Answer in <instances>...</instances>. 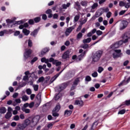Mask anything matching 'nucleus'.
I'll list each match as a JSON object with an SVG mask.
<instances>
[{"label": "nucleus", "instance_id": "nucleus-41", "mask_svg": "<svg viewBox=\"0 0 130 130\" xmlns=\"http://www.w3.org/2000/svg\"><path fill=\"white\" fill-rule=\"evenodd\" d=\"M60 97H61V93H59L58 94H57V95H56V96H55L54 100H58V99H59V98H60Z\"/></svg>", "mask_w": 130, "mask_h": 130}, {"label": "nucleus", "instance_id": "nucleus-5", "mask_svg": "<svg viewBox=\"0 0 130 130\" xmlns=\"http://www.w3.org/2000/svg\"><path fill=\"white\" fill-rule=\"evenodd\" d=\"M31 53H32V50L30 49H26L24 53V59H27V58H29L30 55H31Z\"/></svg>", "mask_w": 130, "mask_h": 130}, {"label": "nucleus", "instance_id": "nucleus-34", "mask_svg": "<svg viewBox=\"0 0 130 130\" xmlns=\"http://www.w3.org/2000/svg\"><path fill=\"white\" fill-rule=\"evenodd\" d=\"M88 20V18H85L84 19H82L81 20H80V24L81 25H84V24H85L87 22V21Z\"/></svg>", "mask_w": 130, "mask_h": 130}, {"label": "nucleus", "instance_id": "nucleus-23", "mask_svg": "<svg viewBox=\"0 0 130 130\" xmlns=\"http://www.w3.org/2000/svg\"><path fill=\"white\" fill-rule=\"evenodd\" d=\"M29 27V24L28 23H25L24 24H21L19 25V28L20 29H24V28H28Z\"/></svg>", "mask_w": 130, "mask_h": 130}, {"label": "nucleus", "instance_id": "nucleus-39", "mask_svg": "<svg viewBox=\"0 0 130 130\" xmlns=\"http://www.w3.org/2000/svg\"><path fill=\"white\" fill-rule=\"evenodd\" d=\"M98 123H99L98 121H95L93 123V125L91 126V129H93V128L96 127V126H97V125H98Z\"/></svg>", "mask_w": 130, "mask_h": 130}, {"label": "nucleus", "instance_id": "nucleus-54", "mask_svg": "<svg viewBox=\"0 0 130 130\" xmlns=\"http://www.w3.org/2000/svg\"><path fill=\"white\" fill-rule=\"evenodd\" d=\"M6 33H7V30H5L0 31V36H4Z\"/></svg>", "mask_w": 130, "mask_h": 130}, {"label": "nucleus", "instance_id": "nucleus-1", "mask_svg": "<svg viewBox=\"0 0 130 130\" xmlns=\"http://www.w3.org/2000/svg\"><path fill=\"white\" fill-rule=\"evenodd\" d=\"M103 53V52H102V51H97L92 57V61H94V62L98 61V60L100 59Z\"/></svg>", "mask_w": 130, "mask_h": 130}, {"label": "nucleus", "instance_id": "nucleus-13", "mask_svg": "<svg viewBox=\"0 0 130 130\" xmlns=\"http://www.w3.org/2000/svg\"><path fill=\"white\" fill-rule=\"evenodd\" d=\"M62 58L63 59H67V58H70V51H66L62 55Z\"/></svg>", "mask_w": 130, "mask_h": 130}, {"label": "nucleus", "instance_id": "nucleus-56", "mask_svg": "<svg viewBox=\"0 0 130 130\" xmlns=\"http://www.w3.org/2000/svg\"><path fill=\"white\" fill-rule=\"evenodd\" d=\"M54 63H55L56 66L57 67L58 66H60V64H61V62L55 60Z\"/></svg>", "mask_w": 130, "mask_h": 130}, {"label": "nucleus", "instance_id": "nucleus-42", "mask_svg": "<svg viewBox=\"0 0 130 130\" xmlns=\"http://www.w3.org/2000/svg\"><path fill=\"white\" fill-rule=\"evenodd\" d=\"M32 46H33V43H32V40L29 39L28 40V46L29 47H32Z\"/></svg>", "mask_w": 130, "mask_h": 130}, {"label": "nucleus", "instance_id": "nucleus-48", "mask_svg": "<svg viewBox=\"0 0 130 130\" xmlns=\"http://www.w3.org/2000/svg\"><path fill=\"white\" fill-rule=\"evenodd\" d=\"M44 81V77H41L39 79V80L37 81V83H41V82H43Z\"/></svg>", "mask_w": 130, "mask_h": 130}, {"label": "nucleus", "instance_id": "nucleus-19", "mask_svg": "<svg viewBox=\"0 0 130 130\" xmlns=\"http://www.w3.org/2000/svg\"><path fill=\"white\" fill-rule=\"evenodd\" d=\"M72 113H73V110H66L64 111V115L67 117L70 116V115H72Z\"/></svg>", "mask_w": 130, "mask_h": 130}, {"label": "nucleus", "instance_id": "nucleus-26", "mask_svg": "<svg viewBox=\"0 0 130 130\" xmlns=\"http://www.w3.org/2000/svg\"><path fill=\"white\" fill-rule=\"evenodd\" d=\"M38 34V29H35L30 33V35L34 37H36V35Z\"/></svg>", "mask_w": 130, "mask_h": 130}, {"label": "nucleus", "instance_id": "nucleus-47", "mask_svg": "<svg viewBox=\"0 0 130 130\" xmlns=\"http://www.w3.org/2000/svg\"><path fill=\"white\" fill-rule=\"evenodd\" d=\"M38 59V58L37 57H35L31 61L30 63L31 64H33L35 61H36Z\"/></svg>", "mask_w": 130, "mask_h": 130}, {"label": "nucleus", "instance_id": "nucleus-12", "mask_svg": "<svg viewBox=\"0 0 130 130\" xmlns=\"http://www.w3.org/2000/svg\"><path fill=\"white\" fill-rule=\"evenodd\" d=\"M74 29H75V28L74 27V26H71V27H68L66 29V31L65 32V35L66 36H69L70 35V34H71V33L72 32V31H73Z\"/></svg>", "mask_w": 130, "mask_h": 130}, {"label": "nucleus", "instance_id": "nucleus-17", "mask_svg": "<svg viewBox=\"0 0 130 130\" xmlns=\"http://www.w3.org/2000/svg\"><path fill=\"white\" fill-rule=\"evenodd\" d=\"M102 14H103V12L102 10H101V9H100L95 13V17H96V18H98V17H100V16H101V15H102Z\"/></svg>", "mask_w": 130, "mask_h": 130}, {"label": "nucleus", "instance_id": "nucleus-9", "mask_svg": "<svg viewBox=\"0 0 130 130\" xmlns=\"http://www.w3.org/2000/svg\"><path fill=\"white\" fill-rule=\"evenodd\" d=\"M41 61L42 62H45V63H47L48 68H51V64L49 63V59H46V58L43 57L41 58Z\"/></svg>", "mask_w": 130, "mask_h": 130}, {"label": "nucleus", "instance_id": "nucleus-16", "mask_svg": "<svg viewBox=\"0 0 130 130\" xmlns=\"http://www.w3.org/2000/svg\"><path fill=\"white\" fill-rule=\"evenodd\" d=\"M26 127L22 124H18L16 130H24Z\"/></svg>", "mask_w": 130, "mask_h": 130}, {"label": "nucleus", "instance_id": "nucleus-58", "mask_svg": "<svg viewBox=\"0 0 130 130\" xmlns=\"http://www.w3.org/2000/svg\"><path fill=\"white\" fill-rule=\"evenodd\" d=\"M85 81L87 82H90V81H91V77L89 76H86L85 78Z\"/></svg>", "mask_w": 130, "mask_h": 130}, {"label": "nucleus", "instance_id": "nucleus-21", "mask_svg": "<svg viewBox=\"0 0 130 130\" xmlns=\"http://www.w3.org/2000/svg\"><path fill=\"white\" fill-rule=\"evenodd\" d=\"M75 105H79V106H83L84 105V102L83 101H76L75 103Z\"/></svg>", "mask_w": 130, "mask_h": 130}, {"label": "nucleus", "instance_id": "nucleus-43", "mask_svg": "<svg viewBox=\"0 0 130 130\" xmlns=\"http://www.w3.org/2000/svg\"><path fill=\"white\" fill-rule=\"evenodd\" d=\"M13 119H14V120H15V121H18L20 120V117L19 116V115H15L13 117Z\"/></svg>", "mask_w": 130, "mask_h": 130}, {"label": "nucleus", "instance_id": "nucleus-49", "mask_svg": "<svg viewBox=\"0 0 130 130\" xmlns=\"http://www.w3.org/2000/svg\"><path fill=\"white\" fill-rule=\"evenodd\" d=\"M124 113H125V110L122 109L118 112V114H124Z\"/></svg>", "mask_w": 130, "mask_h": 130}, {"label": "nucleus", "instance_id": "nucleus-53", "mask_svg": "<svg viewBox=\"0 0 130 130\" xmlns=\"http://www.w3.org/2000/svg\"><path fill=\"white\" fill-rule=\"evenodd\" d=\"M119 6L120 7H125V2L121 1L119 2Z\"/></svg>", "mask_w": 130, "mask_h": 130}, {"label": "nucleus", "instance_id": "nucleus-62", "mask_svg": "<svg viewBox=\"0 0 130 130\" xmlns=\"http://www.w3.org/2000/svg\"><path fill=\"white\" fill-rule=\"evenodd\" d=\"M26 93L28 95H30L32 93V91L30 89H26Z\"/></svg>", "mask_w": 130, "mask_h": 130}, {"label": "nucleus", "instance_id": "nucleus-45", "mask_svg": "<svg viewBox=\"0 0 130 130\" xmlns=\"http://www.w3.org/2000/svg\"><path fill=\"white\" fill-rule=\"evenodd\" d=\"M91 76L93 78H97V77H98V73L94 72L91 74Z\"/></svg>", "mask_w": 130, "mask_h": 130}, {"label": "nucleus", "instance_id": "nucleus-8", "mask_svg": "<svg viewBox=\"0 0 130 130\" xmlns=\"http://www.w3.org/2000/svg\"><path fill=\"white\" fill-rule=\"evenodd\" d=\"M123 39L124 40V41H123V40H121L118 42H117L118 44V45H119V46H120L121 45H122V44L124 43H126V42H127V41H128V39L127 38V36H124L123 37Z\"/></svg>", "mask_w": 130, "mask_h": 130}, {"label": "nucleus", "instance_id": "nucleus-63", "mask_svg": "<svg viewBox=\"0 0 130 130\" xmlns=\"http://www.w3.org/2000/svg\"><path fill=\"white\" fill-rule=\"evenodd\" d=\"M54 123H50L48 124V127L49 128H52V126H53Z\"/></svg>", "mask_w": 130, "mask_h": 130}, {"label": "nucleus", "instance_id": "nucleus-33", "mask_svg": "<svg viewBox=\"0 0 130 130\" xmlns=\"http://www.w3.org/2000/svg\"><path fill=\"white\" fill-rule=\"evenodd\" d=\"M92 41V39L90 38H88L86 39H84L83 40V43H90V42Z\"/></svg>", "mask_w": 130, "mask_h": 130}, {"label": "nucleus", "instance_id": "nucleus-24", "mask_svg": "<svg viewBox=\"0 0 130 130\" xmlns=\"http://www.w3.org/2000/svg\"><path fill=\"white\" fill-rule=\"evenodd\" d=\"M68 85H69V83H62L60 86V90H63V89H66V88L68 87Z\"/></svg>", "mask_w": 130, "mask_h": 130}, {"label": "nucleus", "instance_id": "nucleus-64", "mask_svg": "<svg viewBox=\"0 0 130 130\" xmlns=\"http://www.w3.org/2000/svg\"><path fill=\"white\" fill-rule=\"evenodd\" d=\"M107 17H108V19L111 17V12H109L107 13Z\"/></svg>", "mask_w": 130, "mask_h": 130}, {"label": "nucleus", "instance_id": "nucleus-4", "mask_svg": "<svg viewBox=\"0 0 130 130\" xmlns=\"http://www.w3.org/2000/svg\"><path fill=\"white\" fill-rule=\"evenodd\" d=\"M123 54L121 53V50L116 49L114 50V52L113 53V57L114 58H118V57H121Z\"/></svg>", "mask_w": 130, "mask_h": 130}, {"label": "nucleus", "instance_id": "nucleus-15", "mask_svg": "<svg viewBox=\"0 0 130 130\" xmlns=\"http://www.w3.org/2000/svg\"><path fill=\"white\" fill-rule=\"evenodd\" d=\"M37 98L38 99V100L36 101L35 106L36 107H38V106L40 105V99L41 98V94L39 93L37 96Z\"/></svg>", "mask_w": 130, "mask_h": 130}, {"label": "nucleus", "instance_id": "nucleus-59", "mask_svg": "<svg viewBox=\"0 0 130 130\" xmlns=\"http://www.w3.org/2000/svg\"><path fill=\"white\" fill-rule=\"evenodd\" d=\"M130 7V2L128 3H125V8H126V9H128V8Z\"/></svg>", "mask_w": 130, "mask_h": 130}, {"label": "nucleus", "instance_id": "nucleus-32", "mask_svg": "<svg viewBox=\"0 0 130 130\" xmlns=\"http://www.w3.org/2000/svg\"><path fill=\"white\" fill-rule=\"evenodd\" d=\"M62 71H61V72L59 73L58 74H56L54 77H53L52 79H51V81L53 82L54 81H55V80H56V78L59 76V75H60V74H61Z\"/></svg>", "mask_w": 130, "mask_h": 130}, {"label": "nucleus", "instance_id": "nucleus-25", "mask_svg": "<svg viewBox=\"0 0 130 130\" xmlns=\"http://www.w3.org/2000/svg\"><path fill=\"white\" fill-rule=\"evenodd\" d=\"M7 112V109L5 107L0 108V113L1 114H5Z\"/></svg>", "mask_w": 130, "mask_h": 130}, {"label": "nucleus", "instance_id": "nucleus-28", "mask_svg": "<svg viewBox=\"0 0 130 130\" xmlns=\"http://www.w3.org/2000/svg\"><path fill=\"white\" fill-rule=\"evenodd\" d=\"M70 6H71V3H68L67 4H63L62 5V8L64 10H67L68 8H69Z\"/></svg>", "mask_w": 130, "mask_h": 130}, {"label": "nucleus", "instance_id": "nucleus-44", "mask_svg": "<svg viewBox=\"0 0 130 130\" xmlns=\"http://www.w3.org/2000/svg\"><path fill=\"white\" fill-rule=\"evenodd\" d=\"M82 48H83L84 49H87L89 47V45L87 44H85L81 45Z\"/></svg>", "mask_w": 130, "mask_h": 130}, {"label": "nucleus", "instance_id": "nucleus-20", "mask_svg": "<svg viewBox=\"0 0 130 130\" xmlns=\"http://www.w3.org/2000/svg\"><path fill=\"white\" fill-rule=\"evenodd\" d=\"M74 8L77 10H81V5H80L79 2L75 3Z\"/></svg>", "mask_w": 130, "mask_h": 130}, {"label": "nucleus", "instance_id": "nucleus-18", "mask_svg": "<svg viewBox=\"0 0 130 130\" xmlns=\"http://www.w3.org/2000/svg\"><path fill=\"white\" fill-rule=\"evenodd\" d=\"M49 51V48H44L41 52L40 56H43L46 52H48Z\"/></svg>", "mask_w": 130, "mask_h": 130}, {"label": "nucleus", "instance_id": "nucleus-27", "mask_svg": "<svg viewBox=\"0 0 130 130\" xmlns=\"http://www.w3.org/2000/svg\"><path fill=\"white\" fill-rule=\"evenodd\" d=\"M118 47H119V45H118L117 42L111 46L112 49H115L116 48H118Z\"/></svg>", "mask_w": 130, "mask_h": 130}, {"label": "nucleus", "instance_id": "nucleus-40", "mask_svg": "<svg viewBox=\"0 0 130 130\" xmlns=\"http://www.w3.org/2000/svg\"><path fill=\"white\" fill-rule=\"evenodd\" d=\"M32 87L34 88V91H38V89L39 88V86L37 84L32 85Z\"/></svg>", "mask_w": 130, "mask_h": 130}, {"label": "nucleus", "instance_id": "nucleus-31", "mask_svg": "<svg viewBox=\"0 0 130 130\" xmlns=\"http://www.w3.org/2000/svg\"><path fill=\"white\" fill-rule=\"evenodd\" d=\"M21 103V99H17L15 100L14 102L13 103V106H15L17 105L16 103Z\"/></svg>", "mask_w": 130, "mask_h": 130}, {"label": "nucleus", "instance_id": "nucleus-7", "mask_svg": "<svg viewBox=\"0 0 130 130\" xmlns=\"http://www.w3.org/2000/svg\"><path fill=\"white\" fill-rule=\"evenodd\" d=\"M127 21L125 20H123L121 21L120 24V30H123L125 28H126V26H127Z\"/></svg>", "mask_w": 130, "mask_h": 130}, {"label": "nucleus", "instance_id": "nucleus-50", "mask_svg": "<svg viewBox=\"0 0 130 130\" xmlns=\"http://www.w3.org/2000/svg\"><path fill=\"white\" fill-rule=\"evenodd\" d=\"M96 34L98 35V36H100V35H102V34H103V32L100 30H96Z\"/></svg>", "mask_w": 130, "mask_h": 130}, {"label": "nucleus", "instance_id": "nucleus-14", "mask_svg": "<svg viewBox=\"0 0 130 130\" xmlns=\"http://www.w3.org/2000/svg\"><path fill=\"white\" fill-rule=\"evenodd\" d=\"M96 8H98V3H93V4L90 7V12L91 13H94V12H95V10H95V9H96Z\"/></svg>", "mask_w": 130, "mask_h": 130}, {"label": "nucleus", "instance_id": "nucleus-37", "mask_svg": "<svg viewBox=\"0 0 130 130\" xmlns=\"http://www.w3.org/2000/svg\"><path fill=\"white\" fill-rule=\"evenodd\" d=\"M28 99H29V98H28V96L26 95H24L22 97V101H24V102L28 101Z\"/></svg>", "mask_w": 130, "mask_h": 130}, {"label": "nucleus", "instance_id": "nucleus-35", "mask_svg": "<svg viewBox=\"0 0 130 130\" xmlns=\"http://www.w3.org/2000/svg\"><path fill=\"white\" fill-rule=\"evenodd\" d=\"M85 54H86V52H83L81 55L78 56V59H79V60H81V59H82L83 57L85 56Z\"/></svg>", "mask_w": 130, "mask_h": 130}, {"label": "nucleus", "instance_id": "nucleus-61", "mask_svg": "<svg viewBox=\"0 0 130 130\" xmlns=\"http://www.w3.org/2000/svg\"><path fill=\"white\" fill-rule=\"evenodd\" d=\"M11 125L13 127H15V126H16V125H17V122H11Z\"/></svg>", "mask_w": 130, "mask_h": 130}, {"label": "nucleus", "instance_id": "nucleus-60", "mask_svg": "<svg viewBox=\"0 0 130 130\" xmlns=\"http://www.w3.org/2000/svg\"><path fill=\"white\" fill-rule=\"evenodd\" d=\"M19 118L20 119H25V115L23 114H21L19 115Z\"/></svg>", "mask_w": 130, "mask_h": 130}, {"label": "nucleus", "instance_id": "nucleus-29", "mask_svg": "<svg viewBox=\"0 0 130 130\" xmlns=\"http://www.w3.org/2000/svg\"><path fill=\"white\" fill-rule=\"evenodd\" d=\"M80 5H81L82 7H87V6H88V1H82L80 2Z\"/></svg>", "mask_w": 130, "mask_h": 130}, {"label": "nucleus", "instance_id": "nucleus-46", "mask_svg": "<svg viewBox=\"0 0 130 130\" xmlns=\"http://www.w3.org/2000/svg\"><path fill=\"white\" fill-rule=\"evenodd\" d=\"M40 20H41V18H40V17L34 18V21L36 23H38V22H40Z\"/></svg>", "mask_w": 130, "mask_h": 130}, {"label": "nucleus", "instance_id": "nucleus-36", "mask_svg": "<svg viewBox=\"0 0 130 130\" xmlns=\"http://www.w3.org/2000/svg\"><path fill=\"white\" fill-rule=\"evenodd\" d=\"M79 19H80V15H76L74 17V23H76V22H78Z\"/></svg>", "mask_w": 130, "mask_h": 130}, {"label": "nucleus", "instance_id": "nucleus-52", "mask_svg": "<svg viewBox=\"0 0 130 130\" xmlns=\"http://www.w3.org/2000/svg\"><path fill=\"white\" fill-rule=\"evenodd\" d=\"M104 70V69H103V68L100 67H99L98 72V73H100H100H102V72H103Z\"/></svg>", "mask_w": 130, "mask_h": 130}, {"label": "nucleus", "instance_id": "nucleus-51", "mask_svg": "<svg viewBox=\"0 0 130 130\" xmlns=\"http://www.w3.org/2000/svg\"><path fill=\"white\" fill-rule=\"evenodd\" d=\"M22 110L25 113H30V109H22Z\"/></svg>", "mask_w": 130, "mask_h": 130}, {"label": "nucleus", "instance_id": "nucleus-6", "mask_svg": "<svg viewBox=\"0 0 130 130\" xmlns=\"http://www.w3.org/2000/svg\"><path fill=\"white\" fill-rule=\"evenodd\" d=\"M39 119H40V116H36L35 117H34L32 119L30 118L31 124L32 125H36V124L38 123V122L39 121Z\"/></svg>", "mask_w": 130, "mask_h": 130}, {"label": "nucleus", "instance_id": "nucleus-38", "mask_svg": "<svg viewBox=\"0 0 130 130\" xmlns=\"http://www.w3.org/2000/svg\"><path fill=\"white\" fill-rule=\"evenodd\" d=\"M101 10L102 11L103 13H107V12H109V9H108V8H101Z\"/></svg>", "mask_w": 130, "mask_h": 130}, {"label": "nucleus", "instance_id": "nucleus-30", "mask_svg": "<svg viewBox=\"0 0 130 130\" xmlns=\"http://www.w3.org/2000/svg\"><path fill=\"white\" fill-rule=\"evenodd\" d=\"M12 117V112H7L5 115V118L6 119H9V118H11Z\"/></svg>", "mask_w": 130, "mask_h": 130}, {"label": "nucleus", "instance_id": "nucleus-55", "mask_svg": "<svg viewBox=\"0 0 130 130\" xmlns=\"http://www.w3.org/2000/svg\"><path fill=\"white\" fill-rule=\"evenodd\" d=\"M82 37H83V34L79 32L77 35V39H80V38H82Z\"/></svg>", "mask_w": 130, "mask_h": 130}, {"label": "nucleus", "instance_id": "nucleus-2", "mask_svg": "<svg viewBox=\"0 0 130 130\" xmlns=\"http://www.w3.org/2000/svg\"><path fill=\"white\" fill-rule=\"evenodd\" d=\"M25 76L23 77V81H27L28 80L29 77H31L32 79H34L35 78L36 80L37 79V76H35V74H34V73L32 72V73H29V71H26L25 72Z\"/></svg>", "mask_w": 130, "mask_h": 130}, {"label": "nucleus", "instance_id": "nucleus-11", "mask_svg": "<svg viewBox=\"0 0 130 130\" xmlns=\"http://www.w3.org/2000/svg\"><path fill=\"white\" fill-rule=\"evenodd\" d=\"M22 124L25 127H27L28 125H29V124H32V123L31 122V119H26L24 121V122L22 123Z\"/></svg>", "mask_w": 130, "mask_h": 130}, {"label": "nucleus", "instance_id": "nucleus-57", "mask_svg": "<svg viewBox=\"0 0 130 130\" xmlns=\"http://www.w3.org/2000/svg\"><path fill=\"white\" fill-rule=\"evenodd\" d=\"M124 104H125V105H127V106L129 105V104H130V100H128V101H126L125 102V103H123L122 104V105H124Z\"/></svg>", "mask_w": 130, "mask_h": 130}, {"label": "nucleus", "instance_id": "nucleus-10", "mask_svg": "<svg viewBox=\"0 0 130 130\" xmlns=\"http://www.w3.org/2000/svg\"><path fill=\"white\" fill-rule=\"evenodd\" d=\"M79 82L80 79L79 78L76 79L73 82V84L72 85V86L71 87V90H75V89H76V87H77Z\"/></svg>", "mask_w": 130, "mask_h": 130}, {"label": "nucleus", "instance_id": "nucleus-22", "mask_svg": "<svg viewBox=\"0 0 130 130\" xmlns=\"http://www.w3.org/2000/svg\"><path fill=\"white\" fill-rule=\"evenodd\" d=\"M22 33L25 35V36H28L30 34V30L27 29V28H23L22 30Z\"/></svg>", "mask_w": 130, "mask_h": 130}, {"label": "nucleus", "instance_id": "nucleus-3", "mask_svg": "<svg viewBox=\"0 0 130 130\" xmlns=\"http://www.w3.org/2000/svg\"><path fill=\"white\" fill-rule=\"evenodd\" d=\"M60 110V105L59 104H57L55 108L53 110L52 115L54 117H58L59 114L57 112H58Z\"/></svg>", "mask_w": 130, "mask_h": 130}]
</instances>
